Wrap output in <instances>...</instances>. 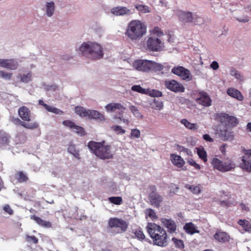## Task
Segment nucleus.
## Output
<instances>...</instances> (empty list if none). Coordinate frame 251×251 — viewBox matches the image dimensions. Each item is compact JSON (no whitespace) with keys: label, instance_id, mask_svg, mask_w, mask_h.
Here are the masks:
<instances>
[{"label":"nucleus","instance_id":"f257e3e1","mask_svg":"<svg viewBox=\"0 0 251 251\" xmlns=\"http://www.w3.org/2000/svg\"><path fill=\"white\" fill-rule=\"evenodd\" d=\"M146 228L154 245L162 247L167 245L168 237L163 228L155 223H148Z\"/></svg>","mask_w":251,"mask_h":251},{"label":"nucleus","instance_id":"f03ea898","mask_svg":"<svg viewBox=\"0 0 251 251\" xmlns=\"http://www.w3.org/2000/svg\"><path fill=\"white\" fill-rule=\"evenodd\" d=\"M87 147L93 153L101 159H112L113 157L111 146L106 144L104 141L100 142L91 141L88 142Z\"/></svg>","mask_w":251,"mask_h":251},{"label":"nucleus","instance_id":"7ed1b4c3","mask_svg":"<svg viewBox=\"0 0 251 251\" xmlns=\"http://www.w3.org/2000/svg\"><path fill=\"white\" fill-rule=\"evenodd\" d=\"M147 32V26L140 21L132 20L128 25L126 35L132 41L140 40Z\"/></svg>","mask_w":251,"mask_h":251},{"label":"nucleus","instance_id":"20e7f679","mask_svg":"<svg viewBox=\"0 0 251 251\" xmlns=\"http://www.w3.org/2000/svg\"><path fill=\"white\" fill-rule=\"evenodd\" d=\"M79 51L83 55L94 60L101 58L103 55L101 47L94 42L83 43L79 47Z\"/></svg>","mask_w":251,"mask_h":251},{"label":"nucleus","instance_id":"39448f33","mask_svg":"<svg viewBox=\"0 0 251 251\" xmlns=\"http://www.w3.org/2000/svg\"><path fill=\"white\" fill-rule=\"evenodd\" d=\"M213 168L222 172H228L235 168V164L231 160L227 159L222 161L217 158H213L211 161Z\"/></svg>","mask_w":251,"mask_h":251},{"label":"nucleus","instance_id":"423d86ee","mask_svg":"<svg viewBox=\"0 0 251 251\" xmlns=\"http://www.w3.org/2000/svg\"><path fill=\"white\" fill-rule=\"evenodd\" d=\"M108 226L110 228H115L112 230L111 232L116 234L120 233L125 232L128 227V224L122 219L118 218H111L108 221Z\"/></svg>","mask_w":251,"mask_h":251},{"label":"nucleus","instance_id":"0eeeda50","mask_svg":"<svg viewBox=\"0 0 251 251\" xmlns=\"http://www.w3.org/2000/svg\"><path fill=\"white\" fill-rule=\"evenodd\" d=\"M215 119L218 122L225 125V126L230 128L236 126L239 123L237 119L235 117L229 116L225 113L216 114Z\"/></svg>","mask_w":251,"mask_h":251},{"label":"nucleus","instance_id":"6e6552de","mask_svg":"<svg viewBox=\"0 0 251 251\" xmlns=\"http://www.w3.org/2000/svg\"><path fill=\"white\" fill-rule=\"evenodd\" d=\"M126 109V107L120 103L112 102L105 106V109L108 112H114L117 110H119L118 115H115L114 118L115 119H119L121 121H123L124 123L128 124L129 123L128 120L123 118L124 110Z\"/></svg>","mask_w":251,"mask_h":251},{"label":"nucleus","instance_id":"1a4fd4ad","mask_svg":"<svg viewBox=\"0 0 251 251\" xmlns=\"http://www.w3.org/2000/svg\"><path fill=\"white\" fill-rule=\"evenodd\" d=\"M146 44L148 50L151 51H161L164 48V43L155 36L149 37L147 40Z\"/></svg>","mask_w":251,"mask_h":251},{"label":"nucleus","instance_id":"9d476101","mask_svg":"<svg viewBox=\"0 0 251 251\" xmlns=\"http://www.w3.org/2000/svg\"><path fill=\"white\" fill-rule=\"evenodd\" d=\"M149 189L151 192L149 195V200L151 204L154 207L159 208L163 201V198L156 192L155 185H150Z\"/></svg>","mask_w":251,"mask_h":251},{"label":"nucleus","instance_id":"9b49d317","mask_svg":"<svg viewBox=\"0 0 251 251\" xmlns=\"http://www.w3.org/2000/svg\"><path fill=\"white\" fill-rule=\"evenodd\" d=\"M175 14L178 18L179 21L183 24L196 22V20L200 18L198 16L193 17L191 12L184 11L181 10H176Z\"/></svg>","mask_w":251,"mask_h":251},{"label":"nucleus","instance_id":"f8f14e48","mask_svg":"<svg viewBox=\"0 0 251 251\" xmlns=\"http://www.w3.org/2000/svg\"><path fill=\"white\" fill-rule=\"evenodd\" d=\"M171 72L178 75L183 80L190 81L192 79V75L190 71L182 66L174 67L172 69Z\"/></svg>","mask_w":251,"mask_h":251},{"label":"nucleus","instance_id":"ddd939ff","mask_svg":"<svg viewBox=\"0 0 251 251\" xmlns=\"http://www.w3.org/2000/svg\"><path fill=\"white\" fill-rule=\"evenodd\" d=\"M151 61L148 60H137L134 61L133 67L136 70L143 72H149L151 71Z\"/></svg>","mask_w":251,"mask_h":251},{"label":"nucleus","instance_id":"4468645a","mask_svg":"<svg viewBox=\"0 0 251 251\" xmlns=\"http://www.w3.org/2000/svg\"><path fill=\"white\" fill-rule=\"evenodd\" d=\"M164 84L167 89L175 93H181L185 90L183 85L174 79L166 80Z\"/></svg>","mask_w":251,"mask_h":251},{"label":"nucleus","instance_id":"2eb2a0df","mask_svg":"<svg viewBox=\"0 0 251 251\" xmlns=\"http://www.w3.org/2000/svg\"><path fill=\"white\" fill-rule=\"evenodd\" d=\"M10 120L15 125H20L26 129L33 130L38 128L39 127V124L36 122L27 124L22 121L19 118H15L14 117H10Z\"/></svg>","mask_w":251,"mask_h":251},{"label":"nucleus","instance_id":"dca6fc26","mask_svg":"<svg viewBox=\"0 0 251 251\" xmlns=\"http://www.w3.org/2000/svg\"><path fill=\"white\" fill-rule=\"evenodd\" d=\"M151 71L155 72H161L162 74L167 73L169 72L170 67L167 64H162L151 61Z\"/></svg>","mask_w":251,"mask_h":251},{"label":"nucleus","instance_id":"f3484780","mask_svg":"<svg viewBox=\"0 0 251 251\" xmlns=\"http://www.w3.org/2000/svg\"><path fill=\"white\" fill-rule=\"evenodd\" d=\"M18 114L24 121H30L31 113L29 109L26 106H22L20 107L18 109Z\"/></svg>","mask_w":251,"mask_h":251},{"label":"nucleus","instance_id":"a211bd4d","mask_svg":"<svg viewBox=\"0 0 251 251\" xmlns=\"http://www.w3.org/2000/svg\"><path fill=\"white\" fill-rule=\"evenodd\" d=\"M162 224L167 228L169 233H172L175 232L176 229V225L174 220L162 218L161 220Z\"/></svg>","mask_w":251,"mask_h":251},{"label":"nucleus","instance_id":"6ab92c4d","mask_svg":"<svg viewBox=\"0 0 251 251\" xmlns=\"http://www.w3.org/2000/svg\"><path fill=\"white\" fill-rule=\"evenodd\" d=\"M111 12L116 16H124L130 14V10L126 7L117 6L112 8Z\"/></svg>","mask_w":251,"mask_h":251},{"label":"nucleus","instance_id":"aec40b11","mask_svg":"<svg viewBox=\"0 0 251 251\" xmlns=\"http://www.w3.org/2000/svg\"><path fill=\"white\" fill-rule=\"evenodd\" d=\"M88 119H94L99 121H104L105 117L103 114L97 110L89 109L87 118Z\"/></svg>","mask_w":251,"mask_h":251},{"label":"nucleus","instance_id":"412c9836","mask_svg":"<svg viewBox=\"0 0 251 251\" xmlns=\"http://www.w3.org/2000/svg\"><path fill=\"white\" fill-rule=\"evenodd\" d=\"M197 102L204 106H209L211 104V100L209 96L205 92L200 93V98L197 99Z\"/></svg>","mask_w":251,"mask_h":251},{"label":"nucleus","instance_id":"4be33fe9","mask_svg":"<svg viewBox=\"0 0 251 251\" xmlns=\"http://www.w3.org/2000/svg\"><path fill=\"white\" fill-rule=\"evenodd\" d=\"M219 136L222 140L225 141H231L234 139L233 131L226 129L220 130Z\"/></svg>","mask_w":251,"mask_h":251},{"label":"nucleus","instance_id":"5701e85b","mask_svg":"<svg viewBox=\"0 0 251 251\" xmlns=\"http://www.w3.org/2000/svg\"><path fill=\"white\" fill-rule=\"evenodd\" d=\"M240 167L246 172H251V159L248 158L247 156H243L240 163Z\"/></svg>","mask_w":251,"mask_h":251},{"label":"nucleus","instance_id":"b1692460","mask_svg":"<svg viewBox=\"0 0 251 251\" xmlns=\"http://www.w3.org/2000/svg\"><path fill=\"white\" fill-rule=\"evenodd\" d=\"M171 159L172 163L178 168L182 167L185 164V161L183 158H182L180 156L178 155L171 154Z\"/></svg>","mask_w":251,"mask_h":251},{"label":"nucleus","instance_id":"393cba45","mask_svg":"<svg viewBox=\"0 0 251 251\" xmlns=\"http://www.w3.org/2000/svg\"><path fill=\"white\" fill-rule=\"evenodd\" d=\"M18 66V63L14 59H4L2 67L10 70H16Z\"/></svg>","mask_w":251,"mask_h":251},{"label":"nucleus","instance_id":"a878e982","mask_svg":"<svg viewBox=\"0 0 251 251\" xmlns=\"http://www.w3.org/2000/svg\"><path fill=\"white\" fill-rule=\"evenodd\" d=\"M227 94L230 97L239 100H243L244 96L237 89L233 88H229L227 90Z\"/></svg>","mask_w":251,"mask_h":251},{"label":"nucleus","instance_id":"bb28decb","mask_svg":"<svg viewBox=\"0 0 251 251\" xmlns=\"http://www.w3.org/2000/svg\"><path fill=\"white\" fill-rule=\"evenodd\" d=\"M30 219L34 220L38 225L47 228L51 227V223L50 222L43 220L40 217L35 215H31Z\"/></svg>","mask_w":251,"mask_h":251},{"label":"nucleus","instance_id":"cd10ccee","mask_svg":"<svg viewBox=\"0 0 251 251\" xmlns=\"http://www.w3.org/2000/svg\"><path fill=\"white\" fill-rule=\"evenodd\" d=\"M214 238L218 242L225 243L229 240V237L225 232H216L214 235Z\"/></svg>","mask_w":251,"mask_h":251},{"label":"nucleus","instance_id":"c85d7f7f","mask_svg":"<svg viewBox=\"0 0 251 251\" xmlns=\"http://www.w3.org/2000/svg\"><path fill=\"white\" fill-rule=\"evenodd\" d=\"M75 113L82 118H87L89 109H86L83 107L76 106L75 108Z\"/></svg>","mask_w":251,"mask_h":251},{"label":"nucleus","instance_id":"c756f323","mask_svg":"<svg viewBox=\"0 0 251 251\" xmlns=\"http://www.w3.org/2000/svg\"><path fill=\"white\" fill-rule=\"evenodd\" d=\"M15 177L19 183L27 181L28 177L27 175L22 171H18L15 174Z\"/></svg>","mask_w":251,"mask_h":251},{"label":"nucleus","instance_id":"7c9ffc66","mask_svg":"<svg viewBox=\"0 0 251 251\" xmlns=\"http://www.w3.org/2000/svg\"><path fill=\"white\" fill-rule=\"evenodd\" d=\"M10 136L3 130H0V145H6L9 142Z\"/></svg>","mask_w":251,"mask_h":251},{"label":"nucleus","instance_id":"2f4dec72","mask_svg":"<svg viewBox=\"0 0 251 251\" xmlns=\"http://www.w3.org/2000/svg\"><path fill=\"white\" fill-rule=\"evenodd\" d=\"M237 223L240 226H241L245 231L250 232L251 231V224L249 221L245 219H240Z\"/></svg>","mask_w":251,"mask_h":251},{"label":"nucleus","instance_id":"473e14b6","mask_svg":"<svg viewBox=\"0 0 251 251\" xmlns=\"http://www.w3.org/2000/svg\"><path fill=\"white\" fill-rule=\"evenodd\" d=\"M184 229L188 234H193L199 232L196 228L195 226L192 223H187L184 226Z\"/></svg>","mask_w":251,"mask_h":251},{"label":"nucleus","instance_id":"72a5a7b5","mask_svg":"<svg viewBox=\"0 0 251 251\" xmlns=\"http://www.w3.org/2000/svg\"><path fill=\"white\" fill-rule=\"evenodd\" d=\"M180 122L188 129L193 130H197L198 129V127L197 124L191 123L185 119H182Z\"/></svg>","mask_w":251,"mask_h":251},{"label":"nucleus","instance_id":"f704fd0d","mask_svg":"<svg viewBox=\"0 0 251 251\" xmlns=\"http://www.w3.org/2000/svg\"><path fill=\"white\" fill-rule=\"evenodd\" d=\"M68 151L72 154L75 158L77 159H80V154L79 153V151L76 150L74 145L70 144L68 148Z\"/></svg>","mask_w":251,"mask_h":251},{"label":"nucleus","instance_id":"c9c22d12","mask_svg":"<svg viewBox=\"0 0 251 251\" xmlns=\"http://www.w3.org/2000/svg\"><path fill=\"white\" fill-rule=\"evenodd\" d=\"M185 188L190 190L192 193L194 194L198 195L201 193V190L199 185L194 186L190 185L189 184H186L185 186Z\"/></svg>","mask_w":251,"mask_h":251},{"label":"nucleus","instance_id":"e433bc0d","mask_svg":"<svg viewBox=\"0 0 251 251\" xmlns=\"http://www.w3.org/2000/svg\"><path fill=\"white\" fill-rule=\"evenodd\" d=\"M135 7L138 11L143 13H149L150 12V7L145 5L136 4L135 5Z\"/></svg>","mask_w":251,"mask_h":251},{"label":"nucleus","instance_id":"4c0bfd02","mask_svg":"<svg viewBox=\"0 0 251 251\" xmlns=\"http://www.w3.org/2000/svg\"><path fill=\"white\" fill-rule=\"evenodd\" d=\"M54 10V4L53 2H48L46 6L47 14L49 17L51 16Z\"/></svg>","mask_w":251,"mask_h":251},{"label":"nucleus","instance_id":"58836bf2","mask_svg":"<svg viewBox=\"0 0 251 251\" xmlns=\"http://www.w3.org/2000/svg\"><path fill=\"white\" fill-rule=\"evenodd\" d=\"M108 201L115 205H120L123 202V199L121 197H111L108 198Z\"/></svg>","mask_w":251,"mask_h":251},{"label":"nucleus","instance_id":"ea45409f","mask_svg":"<svg viewBox=\"0 0 251 251\" xmlns=\"http://www.w3.org/2000/svg\"><path fill=\"white\" fill-rule=\"evenodd\" d=\"M151 105L152 108L159 110L162 109L163 107V102L155 99L151 103Z\"/></svg>","mask_w":251,"mask_h":251},{"label":"nucleus","instance_id":"a19ab883","mask_svg":"<svg viewBox=\"0 0 251 251\" xmlns=\"http://www.w3.org/2000/svg\"><path fill=\"white\" fill-rule=\"evenodd\" d=\"M198 154L199 157L201 159L203 162H206L207 161V153L204 149L202 148L201 149H198Z\"/></svg>","mask_w":251,"mask_h":251},{"label":"nucleus","instance_id":"79ce46f5","mask_svg":"<svg viewBox=\"0 0 251 251\" xmlns=\"http://www.w3.org/2000/svg\"><path fill=\"white\" fill-rule=\"evenodd\" d=\"M31 73H27V74H24L23 75H19V78H20V81L24 83H28L31 80Z\"/></svg>","mask_w":251,"mask_h":251},{"label":"nucleus","instance_id":"37998d69","mask_svg":"<svg viewBox=\"0 0 251 251\" xmlns=\"http://www.w3.org/2000/svg\"><path fill=\"white\" fill-rule=\"evenodd\" d=\"M172 241L174 242L175 247L180 250L183 249L184 248V244L183 241L181 239H177L176 237H173L172 239Z\"/></svg>","mask_w":251,"mask_h":251},{"label":"nucleus","instance_id":"c03bdc74","mask_svg":"<svg viewBox=\"0 0 251 251\" xmlns=\"http://www.w3.org/2000/svg\"><path fill=\"white\" fill-rule=\"evenodd\" d=\"M46 109L50 112H52L56 114L62 115L64 112L56 107L50 106L48 105V107H46Z\"/></svg>","mask_w":251,"mask_h":251},{"label":"nucleus","instance_id":"a18cd8bd","mask_svg":"<svg viewBox=\"0 0 251 251\" xmlns=\"http://www.w3.org/2000/svg\"><path fill=\"white\" fill-rule=\"evenodd\" d=\"M46 109L50 112H52L56 114L62 115L64 112L56 107L50 106L48 105V107H46Z\"/></svg>","mask_w":251,"mask_h":251},{"label":"nucleus","instance_id":"49530a36","mask_svg":"<svg viewBox=\"0 0 251 251\" xmlns=\"http://www.w3.org/2000/svg\"><path fill=\"white\" fill-rule=\"evenodd\" d=\"M130 110L133 113V114L137 118L142 119L143 118V116L139 112V110L138 109L137 107L135 106L132 105L130 107Z\"/></svg>","mask_w":251,"mask_h":251},{"label":"nucleus","instance_id":"de8ad7c7","mask_svg":"<svg viewBox=\"0 0 251 251\" xmlns=\"http://www.w3.org/2000/svg\"><path fill=\"white\" fill-rule=\"evenodd\" d=\"M25 241L32 244H36L38 242V238L35 236H29L26 235L25 237Z\"/></svg>","mask_w":251,"mask_h":251},{"label":"nucleus","instance_id":"09e8293b","mask_svg":"<svg viewBox=\"0 0 251 251\" xmlns=\"http://www.w3.org/2000/svg\"><path fill=\"white\" fill-rule=\"evenodd\" d=\"M111 128L117 134H124L126 133V130L120 126H113L111 127Z\"/></svg>","mask_w":251,"mask_h":251},{"label":"nucleus","instance_id":"8fccbe9b","mask_svg":"<svg viewBox=\"0 0 251 251\" xmlns=\"http://www.w3.org/2000/svg\"><path fill=\"white\" fill-rule=\"evenodd\" d=\"M74 129L76 133L79 134L80 136H84L86 134L84 128L81 126L75 125Z\"/></svg>","mask_w":251,"mask_h":251},{"label":"nucleus","instance_id":"3c124183","mask_svg":"<svg viewBox=\"0 0 251 251\" xmlns=\"http://www.w3.org/2000/svg\"><path fill=\"white\" fill-rule=\"evenodd\" d=\"M12 74L5 72L3 71H0V77L6 80H10L12 76Z\"/></svg>","mask_w":251,"mask_h":251},{"label":"nucleus","instance_id":"603ef678","mask_svg":"<svg viewBox=\"0 0 251 251\" xmlns=\"http://www.w3.org/2000/svg\"><path fill=\"white\" fill-rule=\"evenodd\" d=\"M135 236L139 239L143 240L145 238V236L143 232L140 229H137L134 232Z\"/></svg>","mask_w":251,"mask_h":251},{"label":"nucleus","instance_id":"864d4df0","mask_svg":"<svg viewBox=\"0 0 251 251\" xmlns=\"http://www.w3.org/2000/svg\"><path fill=\"white\" fill-rule=\"evenodd\" d=\"M131 90L135 92H137L142 94L145 93V89L143 88L140 85H133L131 87Z\"/></svg>","mask_w":251,"mask_h":251},{"label":"nucleus","instance_id":"5fc2aeb1","mask_svg":"<svg viewBox=\"0 0 251 251\" xmlns=\"http://www.w3.org/2000/svg\"><path fill=\"white\" fill-rule=\"evenodd\" d=\"M147 212L148 216L152 220L157 218L156 213L153 209H148L147 210Z\"/></svg>","mask_w":251,"mask_h":251},{"label":"nucleus","instance_id":"6e6d98bb","mask_svg":"<svg viewBox=\"0 0 251 251\" xmlns=\"http://www.w3.org/2000/svg\"><path fill=\"white\" fill-rule=\"evenodd\" d=\"M187 162L189 163L190 165L193 166L196 169L198 170L201 169L200 165L197 164L196 162V161L194 160L193 159L190 158L188 159Z\"/></svg>","mask_w":251,"mask_h":251},{"label":"nucleus","instance_id":"4d7b16f0","mask_svg":"<svg viewBox=\"0 0 251 251\" xmlns=\"http://www.w3.org/2000/svg\"><path fill=\"white\" fill-rule=\"evenodd\" d=\"M130 135L132 137L138 138L141 136V132L138 129H131Z\"/></svg>","mask_w":251,"mask_h":251},{"label":"nucleus","instance_id":"13d9d810","mask_svg":"<svg viewBox=\"0 0 251 251\" xmlns=\"http://www.w3.org/2000/svg\"><path fill=\"white\" fill-rule=\"evenodd\" d=\"M63 124L67 127H70L71 129H74L75 124L73 123V122L69 121V120H65L63 122Z\"/></svg>","mask_w":251,"mask_h":251},{"label":"nucleus","instance_id":"bf43d9fd","mask_svg":"<svg viewBox=\"0 0 251 251\" xmlns=\"http://www.w3.org/2000/svg\"><path fill=\"white\" fill-rule=\"evenodd\" d=\"M150 95L153 97H159L162 96V92L158 90H152L151 93Z\"/></svg>","mask_w":251,"mask_h":251},{"label":"nucleus","instance_id":"052dcab7","mask_svg":"<svg viewBox=\"0 0 251 251\" xmlns=\"http://www.w3.org/2000/svg\"><path fill=\"white\" fill-rule=\"evenodd\" d=\"M178 150L181 152H183L185 153L187 155H190L192 153V152L190 150L185 148L182 146H178Z\"/></svg>","mask_w":251,"mask_h":251},{"label":"nucleus","instance_id":"680f3d73","mask_svg":"<svg viewBox=\"0 0 251 251\" xmlns=\"http://www.w3.org/2000/svg\"><path fill=\"white\" fill-rule=\"evenodd\" d=\"M153 32L154 34L157 35V36L160 37L163 35V32L158 27H155L153 29Z\"/></svg>","mask_w":251,"mask_h":251},{"label":"nucleus","instance_id":"e2e57ef3","mask_svg":"<svg viewBox=\"0 0 251 251\" xmlns=\"http://www.w3.org/2000/svg\"><path fill=\"white\" fill-rule=\"evenodd\" d=\"M3 210L4 211H5L6 213L10 215H12L13 213V211L10 207V206L8 204H6L3 207Z\"/></svg>","mask_w":251,"mask_h":251},{"label":"nucleus","instance_id":"0e129e2a","mask_svg":"<svg viewBox=\"0 0 251 251\" xmlns=\"http://www.w3.org/2000/svg\"><path fill=\"white\" fill-rule=\"evenodd\" d=\"M168 39L167 41L169 43H173L175 41V36L173 34H171L170 33V32H169L167 34Z\"/></svg>","mask_w":251,"mask_h":251},{"label":"nucleus","instance_id":"69168bd1","mask_svg":"<svg viewBox=\"0 0 251 251\" xmlns=\"http://www.w3.org/2000/svg\"><path fill=\"white\" fill-rule=\"evenodd\" d=\"M220 204L221 205L223 206L227 207L231 205V203L228 201H220Z\"/></svg>","mask_w":251,"mask_h":251},{"label":"nucleus","instance_id":"338daca9","mask_svg":"<svg viewBox=\"0 0 251 251\" xmlns=\"http://www.w3.org/2000/svg\"><path fill=\"white\" fill-rule=\"evenodd\" d=\"M243 152L245 154V155H244V156H247L248 158H250L251 156V150H246L244 149L243 150Z\"/></svg>","mask_w":251,"mask_h":251},{"label":"nucleus","instance_id":"774afa93","mask_svg":"<svg viewBox=\"0 0 251 251\" xmlns=\"http://www.w3.org/2000/svg\"><path fill=\"white\" fill-rule=\"evenodd\" d=\"M210 67L214 70H216L219 68V66L218 63L217 61H214L210 64Z\"/></svg>","mask_w":251,"mask_h":251}]
</instances>
